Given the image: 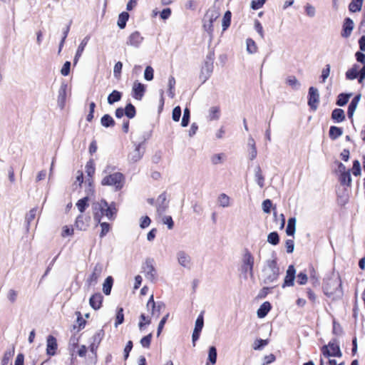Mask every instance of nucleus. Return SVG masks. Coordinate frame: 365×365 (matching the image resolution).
Returning <instances> with one entry per match:
<instances>
[{
    "mask_svg": "<svg viewBox=\"0 0 365 365\" xmlns=\"http://www.w3.org/2000/svg\"><path fill=\"white\" fill-rule=\"evenodd\" d=\"M279 242V237L277 232H272L267 235V242L272 245H277Z\"/></svg>",
    "mask_w": 365,
    "mask_h": 365,
    "instance_id": "47",
    "label": "nucleus"
},
{
    "mask_svg": "<svg viewBox=\"0 0 365 365\" xmlns=\"http://www.w3.org/2000/svg\"><path fill=\"white\" fill-rule=\"evenodd\" d=\"M331 117L337 123H340L344 120V112L340 108L334 109L332 112Z\"/></svg>",
    "mask_w": 365,
    "mask_h": 365,
    "instance_id": "36",
    "label": "nucleus"
},
{
    "mask_svg": "<svg viewBox=\"0 0 365 365\" xmlns=\"http://www.w3.org/2000/svg\"><path fill=\"white\" fill-rule=\"evenodd\" d=\"M146 87L144 84L135 81L132 86V96L135 100L141 101L145 92Z\"/></svg>",
    "mask_w": 365,
    "mask_h": 365,
    "instance_id": "15",
    "label": "nucleus"
},
{
    "mask_svg": "<svg viewBox=\"0 0 365 365\" xmlns=\"http://www.w3.org/2000/svg\"><path fill=\"white\" fill-rule=\"evenodd\" d=\"M89 40H90V37L88 36L84 37L81 40L80 44L78 46V48L76 50V55L74 56V59H73L74 65H76L78 63L79 58L81 57V56L83 53V51H84L86 46H87Z\"/></svg>",
    "mask_w": 365,
    "mask_h": 365,
    "instance_id": "22",
    "label": "nucleus"
},
{
    "mask_svg": "<svg viewBox=\"0 0 365 365\" xmlns=\"http://www.w3.org/2000/svg\"><path fill=\"white\" fill-rule=\"evenodd\" d=\"M217 203L222 207H228L232 204L231 198L225 193H221L217 197Z\"/></svg>",
    "mask_w": 365,
    "mask_h": 365,
    "instance_id": "26",
    "label": "nucleus"
},
{
    "mask_svg": "<svg viewBox=\"0 0 365 365\" xmlns=\"http://www.w3.org/2000/svg\"><path fill=\"white\" fill-rule=\"evenodd\" d=\"M267 0H252L250 7L253 10H258L263 7Z\"/></svg>",
    "mask_w": 365,
    "mask_h": 365,
    "instance_id": "59",
    "label": "nucleus"
},
{
    "mask_svg": "<svg viewBox=\"0 0 365 365\" xmlns=\"http://www.w3.org/2000/svg\"><path fill=\"white\" fill-rule=\"evenodd\" d=\"M128 19L129 14L126 11H123L119 14L117 24L120 29H123L125 27Z\"/></svg>",
    "mask_w": 365,
    "mask_h": 365,
    "instance_id": "32",
    "label": "nucleus"
},
{
    "mask_svg": "<svg viewBox=\"0 0 365 365\" xmlns=\"http://www.w3.org/2000/svg\"><path fill=\"white\" fill-rule=\"evenodd\" d=\"M57 349L56 339L52 335H48L46 338V354L50 356H54L57 353Z\"/></svg>",
    "mask_w": 365,
    "mask_h": 365,
    "instance_id": "18",
    "label": "nucleus"
},
{
    "mask_svg": "<svg viewBox=\"0 0 365 365\" xmlns=\"http://www.w3.org/2000/svg\"><path fill=\"white\" fill-rule=\"evenodd\" d=\"M354 21L351 19L346 18L343 24L341 36L348 38L354 29Z\"/></svg>",
    "mask_w": 365,
    "mask_h": 365,
    "instance_id": "24",
    "label": "nucleus"
},
{
    "mask_svg": "<svg viewBox=\"0 0 365 365\" xmlns=\"http://www.w3.org/2000/svg\"><path fill=\"white\" fill-rule=\"evenodd\" d=\"M96 170V165L93 160H90L86 165V172L89 177H92Z\"/></svg>",
    "mask_w": 365,
    "mask_h": 365,
    "instance_id": "48",
    "label": "nucleus"
},
{
    "mask_svg": "<svg viewBox=\"0 0 365 365\" xmlns=\"http://www.w3.org/2000/svg\"><path fill=\"white\" fill-rule=\"evenodd\" d=\"M257 46L254 40L252 38H247L246 40V49L249 53H255L257 51Z\"/></svg>",
    "mask_w": 365,
    "mask_h": 365,
    "instance_id": "35",
    "label": "nucleus"
},
{
    "mask_svg": "<svg viewBox=\"0 0 365 365\" xmlns=\"http://www.w3.org/2000/svg\"><path fill=\"white\" fill-rule=\"evenodd\" d=\"M323 292L325 295L333 299L342 297L344 294L342 282L339 274L332 273L330 277L324 279Z\"/></svg>",
    "mask_w": 365,
    "mask_h": 365,
    "instance_id": "2",
    "label": "nucleus"
},
{
    "mask_svg": "<svg viewBox=\"0 0 365 365\" xmlns=\"http://www.w3.org/2000/svg\"><path fill=\"white\" fill-rule=\"evenodd\" d=\"M156 210L158 215L164 214L168 207V201L165 194L160 195L156 200Z\"/></svg>",
    "mask_w": 365,
    "mask_h": 365,
    "instance_id": "17",
    "label": "nucleus"
},
{
    "mask_svg": "<svg viewBox=\"0 0 365 365\" xmlns=\"http://www.w3.org/2000/svg\"><path fill=\"white\" fill-rule=\"evenodd\" d=\"M102 267L100 265L95 266L93 272L88 277L86 283L89 287L94 286L97 284L98 280L101 274Z\"/></svg>",
    "mask_w": 365,
    "mask_h": 365,
    "instance_id": "20",
    "label": "nucleus"
},
{
    "mask_svg": "<svg viewBox=\"0 0 365 365\" xmlns=\"http://www.w3.org/2000/svg\"><path fill=\"white\" fill-rule=\"evenodd\" d=\"M319 103V93L317 88L310 87L308 93V105L313 110H316Z\"/></svg>",
    "mask_w": 365,
    "mask_h": 365,
    "instance_id": "13",
    "label": "nucleus"
},
{
    "mask_svg": "<svg viewBox=\"0 0 365 365\" xmlns=\"http://www.w3.org/2000/svg\"><path fill=\"white\" fill-rule=\"evenodd\" d=\"M121 98V93L118 91H113L108 97V103L110 105L118 102Z\"/></svg>",
    "mask_w": 365,
    "mask_h": 365,
    "instance_id": "42",
    "label": "nucleus"
},
{
    "mask_svg": "<svg viewBox=\"0 0 365 365\" xmlns=\"http://www.w3.org/2000/svg\"><path fill=\"white\" fill-rule=\"evenodd\" d=\"M351 94L341 93L338 96L336 104L339 106H343L347 103Z\"/></svg>",
    "mask_w": 365,
    "mask_h": 365,
    "instance_id": "50",
    "label": "nucleus"
},
{
    "mask_svg": "<svg viewBox=\"0 0 365 365\" xmlns=\"http://www.w3.org/2000/svg\"><path fill=\"white\" fill-rule=\"evenodd\" d=\"M74 235V229L72 226L70 225H64L61 229V237L63 238L71 237Z\"/></svg>",
    "mask_w": 365,
    "mask_h": 365,
    "instance_id": "45",
    "label": "nucleus"
},
{
    "mask_svg": "<svg viewBox=\"0 0 365 365\" xmlns=\"http://www.w3.org/2000/svg\"><path fill=\"white\" fill-rule=\"evenodd\" d=\"M68 85L65 83H62L58 91L57 105L61 110L65 108L67 99Z\"/></svg>",
    "mask_w": 365,
    "mask_h": 365,
    "instance_id": "14",
    "label": "nucleus"
},
{
    "mask_svg": "<svg viewBox=\"0 0 365 365\" xmlns=\"http://www.w3.org/2000/svg\"><path fill=\"white\" fill-rule=\"evenodd\" d=\"M330 65L327 64L325 66V67L322 71V75H321V79L322 83H325L327 78L329 77L330 74Z\"/></svg>",
    "mask_w": 365,
    "mask_h": 365,
    "instance_id": "61",
    "label": "nucleus"
},
{
    "mask_svg": "<svg viewBox=\"0 0 365 365\" xmlns=\"http://www.w3.org/2000/svg\"><path fill=\"white\" fill-rule=\"evenodd\" d=\"M14 349L11 351H6L4 354V356L1 360V365H8L11 359L14 356Z\"/></svg>",
    "mask_w": 365,
    "mask_h": 365,
    "instance_id": "60",
    "label": "nucleus"
},
{
    "mask_svg": "<svg viewBox=\"0 0 365 365\" xmlns=\"http://www.w3.org/2000/svg\"><path fill=\"white\" fill-rule=\"evenodd\" d=\"M100 225V227L101 228V231L100 232V237H103L104 236H106L108 232L110 231V225L109 223L108 222H101L100 223H98Z\"/></svg>",
    "mask_w": 365,
    "mask_h": 365,
    "instance_id": "52",
    "label": "nucleus"
},
{
    "mask_svg": "<svg viewBox=\"0 0 365 365\" xmlns=\"http://www.w3.org/2000/svg\"><path fill=\"white\" fill-rule=\"evenodd\" d=\"M220 116V110L217 107H212L209 110L208 118L210 120H217Z\"/></svg>",
    "mask_w": 365,
    "mask_h": 365,
    "instance_id": "51",
    "label": "nucleus"
},
{
    "mask_svg": "<svg viewBox=\"0 0 365 365\" xmlns=\"http://www.w3.org/2000/svg\"><path fill=\"white\" fill-rule=\"evenodd\" d=\"M342 130L336 126H331L329 129V136L332 139H336L342 135Z\"/></svg>",
    "mask_w": 365,
    "mask_h": 365,
    "instance_id": "49",
    "label": "nucleus"
},
{
    "mask_svg": "<svg viewBox=\"0 0 365 365\" xmlns=\"http://www.w3.org/2000/svg\"><path fill=\"white\" fill-rule=\"evenodd\" d=\"M231 12L230 11H227L225 12L222 20V31H225L227 29V28L230 26L231 23Z\"/></svg>",
    "mask_w": 365,
    "mask_h": 365,
    "instance_id": "40",
    "label": "nucleus"
},
{
    "mask_svg": "<svg viewBox=\"0 0 365 365\" xmlns=\"http://www.w3.org/2000/svg\"><path fill=\"white\" fill-rule=\"evenodd\" d=\"M217 349L215 346H210L208 350V356L207 360L208 362L206 364V365H209L210 364L211 365H215L217 361Z\"/></svg>",
    "mask_w": 365,
    "mask_h": 365,
    "instance_id": "29",
    "label": "nucleus"
},
{
    "mask_svg": "<svg viewBox=\"0 0 365 365\" xmlns=\"http://www.w3.org/2000/svg\"><path fill=\"white\" fill-rule=\"evenodd\" d=\"M190 113L188 108H185L183 112V116L181 120V125L182 127L187 126L190 121Z\"/></svg>",
    "mask_w": 365,
    "mask_h": 365,
    "instance_id": "53",
    "label": "nucleus"
},
{
    "mask_svg": "<svg viewBox=\"0 0 365 365\" xmlns=\"http://www.w3.org/2000/svg\"><path fill=\"white\" fill-rule=\"evenodd\" d=\"M151 220L148 216H143L140 219V227L142 229L147 228L150 226Z\"/></svg>",
    "mask_w": 365,
    "mask_h": 365,
    "instance_id": "62",
    "label": "nucleus"
},
{
    "mask_svg": "<svg viewBox=\"0 0 365 365\" xmlns=\"http://www.w3.org/2000/svg\"><path fill=\"white\" fill-rule=\"evenodd\" d=\"M101 125L106 128L113 126L115 124L113 118L108 114L104 115L101 118Z\"/></svg>",
    "mask_w": 365,
    "mask_h": 365,
    "instance_id": "44",
    "label": "nucleus"
},
{
    "mask_svg": "<svg viewBox=\"0 0 365 365\" xmlns=\"http://www.w3.org/2000/svg\"><path fill=\"white\" fill-rule=\"evenodd\" d=\"M181 116V108L180 106H176L173 110L172 113V118L174 121L178 122L180 120Z\"/></svg>",
    "mask_w": 365,
    "mask_h": 365,
    "instance_id": "64",
    "label": "nucleus"
},
{
    "mask_svg": "<svg viewBox=\"0 0 365 365\" xmlns=\"http://www.w3.org/2000/svg\"><path fill=\"white\" fill-rule=\"evenodd\" d=\"M125 110V115L129 118H133L135 115V107L129 103L126 106L125 108L124 109Z\"/></svg>",
    "mask_w": 365,
    "mask_h": 365,
    "instance_id": "55",
    "label": "nucleus"
},
{
    "mask_svg": "<svg viewBox=\"0 0 365 365\" xmlns=\"http://www.w3.org/2000/svg\"><path fill=\"white\" fill-rule=\"evenodd\" d=\"M143 39L139 31H134L128 37L126 44L132 47L138 48L143 43Z\"/></svg>",
    "mask_w": 365,
    "mask_h": 365,
    "instance_id": "16",
    "label": "nucleus"
},
{
    "mask_svg": "<svg viewBox=\"0 0 365 365\" xmlns=\"http://www.w3.org/2000/svg\"><path fill=\"white\" fill-rule=\"evenodd\" d=\"M144 154V148L141 144L135 145L128 155V160L130 163H135L140 160Z\"/></svg>",
    "mask_w": 365,
    "mask_h": 365,
    "instance_id": "12",
    "label": "nucleus"
},
{
    "mask_svg": "<svg viewBox=\"0 0 365 365\" xmlns=\"http://www.w3.org/2000/svg\"><path fill=\"white\" fill-rule=\"evenodd\" d=\"M118 209L114 202L108 203L104 199L92 204V213L96 223H100L103 217L113 221L115 219Z\"/></svg>",
    "mask_w": 365,
    "mask_h": 365,
    "instance_id": "1",
    "label": "nucleus"
},
{
    "mask_svg": "<svg viewBox=\"0 0 365 365\" xmlns=\"http://www.w3.org/2000/svg\"><path fill=\"white\" fill-rule=\"evenodd\" d=\"M175 79L173 76H170L168 81V94L170 98H173L175 96Z\"/></svg>",
    "mask_w": 365,
    "mask_h": 365,
    "instance_id": "34",
    "label": "nucleus"
},
{
    "mask_svg": "<svg viewBox=\"0 0 365 365\" xmlns=\"http://www.w3.org/2000/svg\"><path fill=\"white\" fill-rule=\"evenodd\" d=\"M220 11L216 9H209L203 19V27L210 36H212L214 22L219 18Z\"/></svg>",
    "mask_w": 365,
    "mask_h": 365,
    "instance_id": "5",
    "label": "nucleus"
},
{
    "mask_svg": "<svg viewBox=\"0 0 365 365\" xmlns=\"http://www.w3.org/2000/svg\"><path fill=\"white\" fill-rule=\"evenodd\" d=\"M272 306L269 302H264L262 303L259 308L257 309V315L259 319H262L267 316L269 312L271 310Z\"/></svg>",
    "mask_w": 365,
    "mask_h": 365,
    "instance_id": "25",
    "label": "nucleus"
},
{
    "mask_svg": "<svg viewBox=\"0 0 365 365\" xmlns=\"http://www.w3.org/2000/svg\"><path fill=\"white\" fill-rule=\"evenodd\" d=\"M255 257L248 249H245L241 255L239 271L247 277V275L253 277Z\"/></svg>",
    "mask_w": 365,
    "mask_h": 365,
    "instance_id": "4",
    "label": "nucleus"
},
{
    "mask_svg": "<svg viewBox=\"0 0 365 365\" xmlns=\"http://www.w3.org/2000/svg\"><path fill=\"white\" fill-rule=\"evenodd\" d=\"M123 322H124L123 309L122 307H118L116 309L115 327H118L120 324H123Z\"/></svg>",
    "mask_w": 365,
    "mask_h": 365,
    "instance_id": "41",
    "label": "nucleus"
},
{
    "mask_svg": "<svg viewBox=\"0 0 365 365\" xmlns=\"http://www.w3.org/2000/svg\"><path fill=\"white\" fill-rule=\"evenodd\" d=\"M143 271L145 273V277L151 281L155 282L157 279V271L154 266L153 261L151 259H148L145 261L143 266Z\"/></svg>",
    "mask_w": 365,
    "mask_h": 365,
    "instance_id": "10",
    "label": "nucleus"
},
{
    "mask_svg": "<svg viewBox=\"0 0 365 365\" xmlns=\"http://www.w3.org/2000/svg\"><path fill=\"white\" fill-rule=\"evenodd\" d=\"M112 285L113 278L111 277H108L103 284V292L105 294L108 295L110 294Z\"/></svg>",
    "mask_w": 365,
    "mask_h": 365,
    "instance_id": "39",
    "label": "nucleus"
},
{
    "mask_svg": "<svg viewBox=\"0 0 365 365\" xmlns=\"http://www.w3.org/2000/svg\"><path fill=\"white\" fill-rule=\"evenodd\" d=\"M91 222V217L88 214H79L74 222L76 228L80 231H86Z\"/></svg>",
    "mask_w": 365,
    "mask_h": 365,
    "instance_id": "8",
    "label": "nucleus"
},
{
    "mask_svg": "<svg viewBox=\"0 0 365 365\" xmlns=\"http://www.w3.org/2000/svg\"><path fill=\"white\" fill-rule=\"evenodd\" d=\"M268 341L267 339H256L253 344V349L255 350H259L266 345H267Z\"/></svg>",
    "mask_w": 365,
    "mask_h": 365,
    "instance_id": "58",
    "label": "nucleus"
},
{
    "mask_svg": "<svg viewBox=\"0 0 365 365\" xmlns=\"http://www.w3.org/2000/svg\"><path fill=\"white\" fill-rule=\"evenodd\" d=\"M304 12L306 16L309 18H314L317 14L316 7L311 3H306L304 6Z\"/></svg>",
    "mask_w": 365,
    "mask_h": 365,
    "instance_id": "27",
    "label": "nucleus"
},
{
    "mask_svg": "<svg viewBox=\"0 0 365 365\" xmlns=\"http://www.w3.org/2000/svg\"><path fill=\"white\" fill-rule=\"evenodd\" d=\"M295 274H296V270L294 269V267L293 265H289L286 272L284 282L282 285L283 287H292L294 285Z\"/></svg>",
    "mask_w": 365,
    "mask_h": 365,
    "instance_id": "19",
    "label": "nucleus"
},
{
    "mask_svg": "<svg viewBox=\"0 0 365 365\" xmlns=\"http://www.w3.org/2000/svg\"><path fill=\"white\" fill-rule=\"evenodd\" d=\"M176 259L179 265L186 269H190L192 265L191 257L183 250L176 253Z\"/></svg>",
    "mask_w": 365,
    "mask_h": 365,
    "instance_id": "11",
    "label": "nucleus"
},
{
    "mask_svg": "<svg viewBox=\"0 0 365 365\" xmlns=\"http://www.w3.org/2000/svg\"><path fill=\"white\" fill-rule=\"evenodd\" d=\"M226 159V155L224 153H217L212 156L211 161L214 165L223 163Z\"/></svg>",
    "mask_w": 365,
    "mask_h": 365,
    "instance_id": "46",
    "label": "nucleus"
},
{
    "mask_svg": "<svg viewBox=\"0 0 365 365\" xmlns=\"http://www.w3.org/2000/svg\"><path fill=\"white\" fill-rule=\"evenodd\" d=\"M361 96L358 95L356 96L350 103L349 108H348V115L349 118H351L357 108V106L360 101Z\"/></svg>",
    "mask_w": 365,
    "mask_h": 365,
    "instance_id": "28",
    "label": "nucleus"
},
{
    "mask_svg": "<svg viewBox=\"0 0 365 365\" xmlns=\"http://www.w3.org/2000/svg\"><path fill=\"white\" fill-rule=\"evenodd\" d=\"M80 214H85L84 212L88 207V197H85L78 200L76 204Z\"/></svg>",
    "mask_w": 365,
    "mask_h": 365,
    "instance_id": "30",
    "label": "nucleus"
},
{
    "mask_svg": "<svg viewBox=\"0 0 365 365\" xmlns=\"http://www.w3.org/2000/svg\"><path fill=\"white\" fill-rule=\"evenodd\" d=\"M160 218L161 222L163 225H167L168 228L169 230H172L174 227V222L173 220V218L170 215H166L165 214H162L161 215H158Z\"/></svg>",
    "mask_w": 365,
    "mask_h": 365,
    "instance_id": "33",
    "label": "nucleus"
},
{
    "mask_svg": "<svg viewBox=\"0 0 365 365\" xmlns=\"http://www.w3.org/2000/svg\"><path fill=\"white\" fill-rule=\"evenodd\" d=\"M154 77V70L150 66H148L144 71V78L146 81H150Z\"/></svg>",
    "mask_w": 365,
    "mask_h": 365,
    "instance_id": "56",
    "label": "nucleus"
},
{
    "mask_svg": "<svg viewBox=\"0 0 365 365\" xmlns=\"http://www.w3.org/2000/svg\"><path fill=\"white\" fill-rule=\"evenodd\" d=\"M364 0H353L349 6V9L351 12H357L361 9Z\"/></svg>",
    "mask_w": 365,
    "mask_h": 365,
    "instance_id": "38",
    "label": "nucleus"
},
{
    "mask_svg": "<svg viewBox=\"0 0 365 365\" xmlns=\"http://www.w3.org/2000/svg\"><path fill=\"white\" fill-rule=\"evenodd\" d=\"M146 307L148 311L150 312L151 317L158 318L160 312L165 308V304L163 302L155 303L153 299V296L151 295L148 299Z\"/></svg>",
    "mask_w": 365,
    "mask_h": 365,
    "instance_id": "9",
    "label": "nucleus"
},
{
    "mask_svg": "<svg viewBox=\"0 0 365 365\" xmlns=\"http://www.w3.org/2000/svg\"><path fill=\"white\" fill-rule=\"evenodd\" d=\"M203 325H204L203 316H202V314H200L195 321L194 331L201 332Z\"/></svg>",
    "mask_w": 365,
    "mask_h": 365,
    "instance_id": "57",
    "label": "nucleus"
},
{
    "mask_svg": "<svg viewBox=\"0 0 365 365\" xmlns=\"http://www.w3.org/2000/svg\"><path fill=\"white\" fill-rule=\"evenodd\" d=\"M108 168L103 170V175L101 184L103 186L113 187L116 190H120L124 185L125 178L121 173L115 172L108 173Z\"/></svg>",
    "mask_w": 365,
    "mask_h": 365,
    "instance_id": "3",
    "label": "nucleus"
},
{
    "mask_svg": "<svg viewBox=\"0 0 365 365\" xmlns=\"http://www.w3.org/2000/svg\"><path fill=\"white\" fill-rule=\"evenodd\" d=\"M296 230V218L291 217L288 220L286 233L289 236H294Z\"/></svg>",
    "mask_w": 365,
    "mask_h": 365,
    "instance_id": "31",
    "label": "nucleus"
},
{
    "mask_svg": "<svg viewBox=\"0 0 365 365\" xmlns=\"http://www.w3.org/2000/svg\"><path fill=\"white\" fill-rule=\"evenodd\" d=\"M213 71V66L209 62H205L202 66L200 73V79L202 83H205L211 76Z\"/></svg>",
    "mask_w": 365,
    "mask_h": 365,
    "instance_id": "21",
    "label": "nucleus"
},
{
    "mask_svg": "<svg viewBox=\"0 0 365 365\" xmlns=\"http://www.w3.org/2000/svg\"><path fill=\"white\" fill-rule=\"evenodd\" d=\"M123 68V63L120 61L117 62L113 68V75L116 78L120 77L121 71Z\"/></svg>",
    "mask_w": 365,
    "mask_h": 365,
    "instance_id": "63",
    "label": "nucleus"
},
{
    "mask_svg": "<svg viewBox=\"0 0 365 365\" xmlns=\"http://www.w3.org/2000/svg\"><path fill=\"white\" fill-rule=\"evenodd\" d=\"M267 267L264 269V281L267 283L273 282L278 278L279 272L274 259L267 262Z\"/></svg>",
    "mask_w": 365,
    "mask_h": 365,
    "instance_id": "6",
    "label": "nucleus"
},
{
    "mask_svg": "<svg viewBox=\"0 0 365 365\" xmlns=\"http://www.w3.org/2000/svg\"><path fill=\"white\" fill-rule=\"evenodd\" d=\"M151 322V317L149 316H145L144 314H142L140 317V322L138 324L139 329L143 330L145 327L149 325Z\"/></svg>",
    "mask_w": 365,
    "mask_h": 365,
    "instance_id": "43",
    "label": "nucleus"
},
{
    "mask_svg": "<svg viewBox=\"0 0 365 365\" xmlns=\"http://www.w3.org/2000/svg\"><path fill=\"white\" fill-rule=\"evenodd\" d=\"M322 352L325 357L336 356L341 357V352L337 343L330 341L327 345L322 346Z\"/></svg>",
    "mask_w": 365,
    "mask_h": 365,
    "instance_id": "7",
    "label": "nucleus"
},
{
    "mask_svg": "<svg viewBox=\"0 0 365 365\" xmlns=\"http://www.w3.org/2000/svg\"><path fill=\"white\" fill-rule=\"evenodd\" d=\"M286 83L294 88H298L300 86L299 81L295 76H293L287 77L286 79Z\"/></svg>",
    "mask_w": 365,
    "mask_h": 365,
    "instance_id": "54",
    "label": "nucleus"
},
{
    "mask_svg": "<svg viewBox=\"0 0 365 365\" xmlns=\"http://www.w3.org/2000/svg\"><path fill=\"white\" fill-rule=\"evenodd\" d=\"M359 69V66L354 65L352 68H351L346 72V78L348 80L355 79L358 76Z\"/></svg>",
    "mask_w": 365,
    "mask_h": 365,
    "instance_id": "37",
    "label": "nucleus"
},
{
    "mask_svg": "<svg viewBox=\"0 0 365 365\" xmlns=\"http://www.w3.org/2000/svg\"><path fill=\"white\" fill-rule=\"evenodd\" d=\"M103 299L100 293L93 294L89 299L90 306L95 310L99 309L102 306Z\"/></svg>",
    "mask_w": 365,
    "mask_h": 365,
    "instance_id": "23",
    "label": "nucleus"
}]
</instances>
